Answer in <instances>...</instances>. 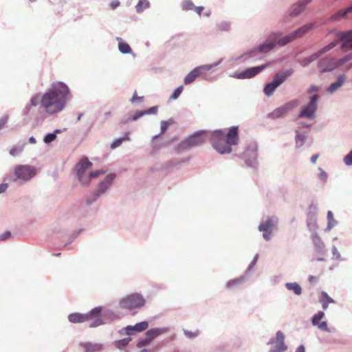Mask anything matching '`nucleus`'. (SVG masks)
I'll use <instances>...</instances> for the list:
<instances>
[{"instance_id": "1", "label": "nucleus", "mask_w": 352, "mask_h": 352, "mask_svg": "<svg viewBox=\"0 0 352 352\" xmlns=\"http://www.w3.org/2000/svg\"><path fill=\"white\" fill-rule=\"evenodd\" d=\"M70 97V89L65 82H54L43 94L42 109L49 116L56 115L65 109Z\"/></svg>"}, {"instance_id": "2", "label": "nucleus", "mask_w": 352, "mask_h": 352, "mask_svg": "<svg viewBox=\"0 0 352 352\" xmlns=\"http://www.w3.org/2000/svg\"><path fill=\"white\" fill-rule=\"evenodd\" d=\"M313 28V23H307L301 26L300 28L291 32L289 34H287L283 37H280L282 34L280 32H272L269 36V41L270 43H274V47L276 45L283 47L287 44L294 41L296 38L302 36L304 34H305L307 32H308Z\"/></svg>"}, {"instance_id": "3", "label": "nucleus", "mask_w": 352, "mask_h": 352, "mask_svg": "<svg viewBox=\"0 0 352 352\" xmlns=\"http://www.w3.org/2000/svg\"><path fill=\"white\" fill-rule=\"evenodd\" d=\"M352 60V52L337 58L328 55L318 60L317 67L320 74L331 72Z\"/></svg>"}, {"instance_id": "4", "label": "nucleus", "mask_w": 352, "mask_h": 352, "mask_svg": "<svg viewBox=\"0 0 352 352\" xmlns=\"http://www.w3.org/2000/svg\"><path fill=\"white\" fill-rule=\"evenodd\" d=\"M36 175V168L28 164H18L13 168V173L7 176V179L20 184L30 181Z\"/></svg>"}, {"instance_id": "5", "label": "nucleus", "mask_w": 352, "mask_h": 352, "mask_svg": "<svg viewBox=\"0 0 352 352\" xmlns=\"http://www.w3.org/2000/svg\"><path fill=\"white\" fill-rule=\"evenodd\" d=\"M116 175L114 173L108 174L103 180L98 185L97 188L91 192L87 197L86 203L87 205H91L96 202L103 194H104L112 185Z\"/></svg>"}, {"instance_id": "6", "label": "nucleus", "mask_w": 352, "mask_h": 352, "mask_svg": "<svg viewBox=\"0 0 352 352\" xmlns=\"http://www.w3.org/2000/svg\"><path fill=\"white\" fill-rule=\"evenodd\" d=\"M210 143L219 153L223 155L230 153L232 152V148L227 144L225 133L221 130H215L210 133Z\"/></svg>"}, {"instance_id": "7", "label": "nucleus", "mask_w": 352, "mask_h": 352, "mask_svg": "<svg viewBox=\"0 0 352 352\" xmlns=\"http://www.w3.org/2000/svg\"><path fill=\"white\" fill-rule=\"evenodd\" d=\"M294 70L289 69L281 72L276 73L272 81L266 83L263 87L264 94L270 97L271 96L275 90L282 85L289 76L292 75Z\"/></svg>"}, {"instance_id": "8", "label": "nucleus", "mask_w": 352, "mask_h": 352, "mask_svg": "<svg viewBox=\"0 0 352 352\" xmlns=\"http://www.w3.org/2000/svg\"><path fill=\"white\" fill-rule=\"evenodd\" d=\"M206 133L207 131L205 130H201L194 133L177 145L176 148L177 152L181 153L201 145L205 141L204 136Z\"/></svg>"}, {"instance_id": "9", "label": "nucleus", "mask_w": 352, "mask_h": 352, "mask_svg": "<svg viewBox=\"0 0 352 352\" xmlns=\"http://www.w3.org/2000/svg\"><path fill=\"white\" fill-rule=\"evenodd\" d=\"M278 223V219L276 216H268L260 222L258 230L263 232V238L265 241L272 239L273 230L276 228Z\"/></svg>"}, {"instance_id": "10", "label": "nucleus", "mask_w": 352, "mask_h": 352, "mask_svg": "<svg viewBox=\"0 0 352 352\" xmlns=\"http://www.w3.org/2000/svg\"><path fill=\"white\" fill-rule=\"evenodd\" d=\"M146 300L142 295L138 293L131 294L122 298L119 302L121 308L126 309H139L144 306Z\"/></svg>"}, {"instance_id": "11", "label": "nucleus", "mask_w": 352, "mask_h": 352, "mask_svg": "<svg viewBox=\"0 0 352 352\" xmlns=\"http://www.w3.org/2000/svg\"><path fill=\"white\" fill-rule=\"evenodd\" d=\"M93 166L92 162H91L88 157H82L79 162L76 165V177L79 182L82 185L89 184V178L87 177V170L91 168Z\"/></svg>"}, {"instance_id": "12", "label": "nucleus", "mask_w": 352, "mask_h": 352, "mask_svg": "<svg viewBox=\"0 0 352 352\" xmlns=\"http://www.w3.org/2000/svg\"><path fill=\"white\" fill-rule=\"evenodd\" d=\"M318 100L319 96L317 94L311 96L308 103L301 107L298 113V118H305L309 120H314L318 109Z\"/></svg>"}, {"instance_id": "13", "label": "nucleus", "mask_w": 352, "mask_h": 352, "mask_svg": "<svg viewBox=\"0 0 352 352\" xmlns=\"http://www.w3.org/2000/svg\"><path fill=\"white\" fill-rule=\"evenodd\" d=\"M258 146L256 142H251L245 148L243 154V159L246 166L255 168L258 166L257 160Z\"/></svg>"}, {"instance_id": "14", "label": "nucleus", "mask_w": 352, "mask_h": 352, "mask_svg": "<svg viewBox=\"0 0 352 352\" xmlns=\"http://www.w3.org/2000/svg\"><path fill=\"white\" fill-rule=\"evenodd\" d=\"M285 336L281 331L276 333L275 337H272L268 340L267 345H273L268 352H285L287 350L288 346L285 342Z\"/></svg>"}, {"instance_id": "15", "label": "nucleus", "mask_w": 352, "mask_h": 352, "mask_svg": "<svg viewBox=\"0 0 352 352\" xmlns=\"http://www.w3.org/2000/svg\"><path fill=\"white\" fill-rule=\"evenodd\" d=\"M101 312V307H96L86 314L73 313L68 316V320L72 323H81L91 320L99 316Z\"/></svg>"}, {"instance_id": "16", "label": "nucleus", "mask_w": 352, "mask_h": 352, "mask_svg": "<svg viewBox=\"0 0 352 352\" xmlns=\"http://www.w3.org/2000/svg\"><path fill=\"white\" fill-rule=\"evenodd\" d=\"M267 67V65L263 64L258 66L248 67L241 72H236L231 74L230 76L236 79L252 78L265 69Z\"/></svg>"}, {"instance_id": "17", "label": "nucleus", "mask_w": 352, "mask_h": 352, "mask_svg": "<svg viewBox=\"0 0 352 352\" xmlns=\"http://www.w3.org/2000/svg\"><path fill=\"white\" fill-rule=\"evenodd\" d=\"M298 106V102L296 100H291L282 106L275 109L272 112L268 113L267 117L272 119H277L283 118L290 111Z\"/></svg>"}, {"instance_id": "18", "label": "nucleus", "mask_w": 352, "mask_h": 352, "mask_svg": "<svg viewBox=\"0 0 352 352\" xmlns=\"http://www.w3.org/2000/svg\"><path fill=\"white\" fill-rule=\"evenodd\" d=\"M336 40L340 43V48L342 51L346 52L352 50V30L338 32L336 34Z\"/></svg>"}, {"instance_id": "19", "label": "nucleus", "mask_w": 352, "mask_h": 352, "mask_svg": "<svg viewBox=\"0 0 352 352\" xmlns=\"http://www.w3.org/2000/svg\"><path fill=\"white\" fill-rule=\"evenodd\" d=\"M312 1L313 0H299L292 4L287 14L283 16L284 19H286L287 17L294 18L299 16L305 10L306 6Z\"/></svg>"}, {"instance_id": "20", "label": "nucleus", "mask_w": 352, "mask_h": 352, "mask_svg": "<svg viewBox=\"0 0 352 352\" xmlns=\"http://www.w3.org/2000/svg\"><path fill=\"white\" fill-rule=\"evenodd\" d=\"M274 48V43H270V41H265L262 44L259 45L257 47H255L254 48L248 50V53L250 54V58L252 59H256L255 54L256 53H267L270 52Z\"/></svg>"}, {"instance_id": "21", "label": "nucleus", "mask_w": 352, "mask_h": 352, "mask_svg": "<svg viewBox=\"0 0 352 352\" xmlns=\"http://www.w3.org/2000/svg\"><path fill=\"white\" fill-rule=\"evenodd\" d=\"M325 314L323 311H319L316 314H314L311 318V324L314 327H317L319 329L322 330L326 332H331L329 329L327 327V322L326 321H322L319 322L320 320L324 318Z\"/></svg>"}, {"instance_id": "22", "label": "nucleus", "mask_w": 352, "mask_h": 352, "mask_svg": "<svg viewBox=\"0 0 352 352\" xmlns=\"http://www.w3.org/2000/svg\"><path fill=\"white\" fill-rule=\"evenodd\" d=\"M204 74L205 72L201 65L196 67L185 76L184 83L185 85H190L197 78L201 76Z\"/></svg>"}, {"instance_id": "23", "label": "nucleus", "mask_w": 352, "mask_h": 352, "mask_svg": "<svg viewBox=\"0 0 352 352\" xmlns=\"http://www.w3.org/2000/svg\"><path fill=\"white\" fill-rule=\"evenodd\" d=\"M227 144L230 146L238 144L239 143V127L237 126H232L229 128L228 131L226 135Z\"/></svg>"}, {"instance_id": "24", "label": "nucleus", "mask_w": 352, "mask_h": 352, "mask_svg": "<svg viewBox=\"0 0 352 352\" xmlns=\"http://www.w3.org/2000/svg\"><path fill=\"white\" fill-rule=\"evenodd\" d=\"M311 238L314 245L315 251L320 255H324L325 245L318 233H312L311 234Z\"/></svg>"}, {"instance_id": "25", "label": "nucleus", "mask_w": 352, "mask_h": 352, "mask_svg": "<svg viewBox=\"0 0 352 352\" xmlns=\"http://www.w3.org/2000/svg\"><path fill=\"white\" fill-rule=\"evenodd\" d=\"M346 80V76L344 74H340L335 82H332L327 89V92L333 94L344 85Z\"/></svg>"}, {"instance_id": "26", "label": "nucleus", "mask_w": 352, "mask_h": 352, "mask_svg": "<svg viewBox=\"0 0 352 352\" xmlns=\"http://www.w3.org/2000/svg\"><path fill=\"white\" fill-rule=\"evenodd\" d=\"M352 14V4L349 6L338 10L335 14H332L329 18V21H337L342 19H348L349 16Z\"/></svg>"}, {"instance_id": "27", "label": "nucleus", "mask_w": 352, "mask_h": 352, "mask_svg": "<svg viewBox=\"0 0 352 352\" xmlns=\"http://www.w3.org/2000/svg\"><path fill=\"white\" fill-rule=\"evenodd\" d=\"M100 315H101L102 318L107 322V323L120 318L117 312L109 308H103L102 307H101V312Z\"/></svg>"}, {"instance_id": "28", "label": "nucleus", "mask_w": 352, "mask_h": 352, "mask_svg": "<svg viewBox=\"0 0 352 352\" xmlns=\"http://www.w3.org/2000/svg\"><path fill=\"white\" fill-rule=\"evenodd\" d=\"M80 345L85 352H101L104 349L103 344L100 343L81 342Z\"/></svg>"}, {"instance_id": "29", "label": "nucleus", "mask_w": 352, "mask_h": 352, "mask_svg": "<svg viewBox=\"0 0 352 352\" xmlns=\"http://www.w3.org/2000/svg\"><path fill=\"white\" fill-rule=\"evenodd\" d=\"M168 327H156L148 329L146 332V336L148 337V339L153 341L155 338L159 336L168 332Z\"/></svg>"}, {"instance_id": "30", "label": "nucleus", "mask_w": 352, "mask_h": 352, "mask_svg": "<svg viewBox=\"0 0 352 352\" xmlns=\"http://www.w3.org/2000/svg\"><path fill=\"white\" fill-rule=\"evenodd\" d=\"M116 39L118 42V47L121 54H131L133 57H135V54L133 52L131 47L126 42L124 41L120 37H116Z\"/></svg>"}, {"instance_id": "31", "label": "nucleus", "mask_w": 352, "mask_h": 352, "mask_svg": "<svg viewBox=\"0 0 352 352\" xmlns=\"http://www.w3.org/2000/svg\"><path fill=\"white\" fill-rule=\"evenodd\" d=\"M247 277L245 276H241L236 278H234L228 280L226 284V287L228 289H232L239 287L243 283L245 282Z\"/></svg>"}, {"instance_id": "32", "label": "nucleus", "mask_w": 352, "mask_h": 352, "mask_svg": "<svg viewBox=\"0 0 352 352\" xmlns=\"http://www.w3.org/2000/svg\"><path fill=\"white\" fill-rule=\"evenodd\" d=\"M307 138V135L305 132H300L298 130L296 131L295 135V146L296 148H301L305 143Z\"/></svg>"}, {"instance_id": "33", "label": "nucleus", "mask_w": 352, "mask_h": 352, "mask_svg": "<svg viewBox=\"0 0 352 352\" xmlns=\"http://www.w3.org/2000/svg\"><path fill=\"white\" fill-rule=\"evenodd\" d=\"M307 226L311 234L317 233L316 230L318 228V226L316 223V218L314 214H308Z\"/></svg>"}, {"instance_id": "34", "label": "nucleus", "mask_w": 352, "mask_h": 352, "mask_svg": "<svg viewBox=\"0 0 352 352\" xmlns=\"http://www.w3.org/2000/svg\"><path fill=\"white\" fill-rule=\"evenodd\" d=\"M285 286L287 290L293 292L294 294L297 296H300L302 294V287L298 283H286Z\"/></svg>"}, {"instance_id": "35", "label": "nucleus", "mask_w": 352, "mask_h": 352, "mask_svg": "<svg viewBox=\"0 0 352 352\" xmlns=\"http://www.w3.org/2000/svg\"><path fill=\"white\" fill-rule=\"evenodd\" d=\"M42 100L43 94H36L30 98L28 104L32 107H36L40 104V108L42 109Z\"/></svg>"}, {"instance_id": "36", "label": "nucleus", "mask_w": 352, "mask_h": 352, "mask_svg": "<svg viewBox=\"0 0 352 352\" xmlns=\"http://www.w3.org/2000/svg\"><path fill=\"white\" fill-rule=\"evenodd\" d=\"M327 218L328 223H327V228H325L324 231L329 232L338 224V221L336 219H334L333 214L330 210H329L327 212Z\"/></svg>"}, {"instance_id": "37", "label": "nucleus", "mask_w": 352, "mask_h": 352, "mask_svg": "<svg viewBox=\"0 0 352 352\" xmlns=\"http://www.w3.org/2000/svg\"><path fill=\"white\" fill-rule=\"evenodd\" d=\"M150 7L151 3L148 0H139L135 6V11L137 13H142Z\"/></svg>"}, {"instance_id": "38", "label": "nucleus", "mask_w": 352, "mask_h": 352, "mask_svg": "<svg viewBox=\"0 0 352 352\" xmlns=\"http://www.w3.org/2000/svg\"><path fill=\"white\" fill-rule=\"evenodd\" d=\"M338 44V41H337L336 39L333 40V41H331L328 45H325L324 47H323L322 48H321L320 50L317 51L316 52L318 53V56L320 57L324 54L329 52L333 48H334Z\"/></svg>"}, {"instance_id": "39", "label": "nucleus", "mask_w": 352, "mask_h": 352, "mask_svg": "<svg viewBox=\"0 0 352 352\" xmlns=\"http://www.w3.org/2000/svg\"><path fill=\"white\" fill-rule=\"evenodd\" d=\"M218 30L223 32H229L232 29V23L229 21H221L217 24Z\"/></svg>"}, {"instance_id": "40", "label": "nucleus", "mask_w": 352, "mask_h": 352, "mask_svg": "<svg viewBox=\"0 0 352 352\" xmlns=\"http://www.w3.org/2000/svg\"><path fill=\"white\" fill-rule=\"evenodd\" d=\"M320 56H318L317 52L312 54L311 56L303 58L300 64L303 67H307L311 63L318 58Z\"/></svg>"}, {"instance_id": "41", "label": "nucleus", "mask_w": 352, "mask_h": 352, "mask_svg": "<svg viewBox=\"0 0 352 352\" xmlns=\"http://www.w3.org/2000/svg\"><path fill=\"white\" fill-rule=\"evenodd\" d=\"M130 140V138L129 136V133H126L123 137L118 138L113 140V142L111 144V148L112 149L116 148L120 146L124 141Z\"/></svg>"}, {"instance_id": "42", "label": "nucleus", "mask_w": 352, "mask_h": 352, "mask_svg": "<svg viewBox=\"0 0 352 352\" xmlns=\"http://www.w3.org/2000/svg\"><path fill=\"white\" fill-rule=\"evenodd\" d=\"M131 340V338L128 337L117 340L115 342V346L120 350H123L126 347Z\"/></svg>"}, {"instance_id": "43", "label": "nucleus", "mask_w": 352, "mask_h": 352, "mask_svg": "<svg viewBox=\"0 0 352 352\" xmlns=\"http://www.w3.org/2000/svg\"><path fill=\"white\" fill-rule=\"evenodd\" d=\"M25 145V143L23 142L21 144H17L16 146H14L10 149V154L14 157L21 155V153L23 152V151L24 149Z\"/></svg>"}, {"instance_id": "44", "label": "nucleus", "mask_w": 352, "mask_h": 352, "mask_svg": "<svg viewBox=\"0 0 352 352\" xmlns=\"http://www.w3.org/2000/svg\"><path fill=\"white\" fill-rule=\"evenodd\" d=\"M170 121L163 120V121L161 122V123H160V125H161V127H160L161 133L160 134L154 135L152 138V142H153V144H154V142L155 141V140H157L160 136V135H162V134H163L164 133L166 132V131L167 130V129H168V126L170 125Z\"/></svg>"}, {"instance_id": "45", "label": "nucleus", "mask_w": 352, "mask_h": 352, "mask_svg": "<svg viewBox=\"0 0 352 352\" xmlns=\"http://www.w3.org/2000/svg\"><path fill=\"white\" fill-rule=\"evenodd\" d=\"M181 7L182 10L184 11L193 10L195 5L192 0H183L181 3Z\"/></svg>"}, {"instance_id": "46", "label": "nucleus", "mask_w": 352, "mask_h": 352, "mask_svg": "<svg viewBox=\"0 0 352 352\" xmlns=\"http://www.w3.org/2000/svg\"><path fill=\"white\" fill-rule=\"evenodd\" d=\"M93 319H94V320L89 324V327L91 328L97 327L107 323V322L103 320L101 315H99Z\"/></svg>"}, {"instance_id": "47", "label": "nucleus", "mask_w": 352, "mask_h": 352, "mask_svg": "<svg viewBox=\"0 0 352 352\" xmlns=\"http://www.w3.org/2000/svg\"><path fill=\"white\" fill-rule=\"evenodd\" d=\"M151 340L148 339V337L146 336L145 338H140L138 343H137V347L138 348H142L146 346H148L151 343Z\"/></svg>"}, {"instance_id": "48", "label": "nucleus", "mask_w": 352, "mask_h": 352, "mask_svg": "<svg viewBox=\"0 0 352 352\" xmlns=\"http://www.w3.org/2000/svg\"><path fill=\"white\" fill-rule=\"evenodd\" d=\"M183 331L185 336L191 340L196 338L199 335V331L198 330L191 331L188 329H183Z\"/></svg>"}, {"instance_id": "49", "label": "nucleus", "mask_w": 352, "mask_h": 352, "mask_svg": "<svg viewBox=\"0 0 352 352\" xmlns=\"http://www.w3.org/2000/svg\"><path fill=\"white\" fill-rule=\"evenodd\" d=\"M331 252L333 254L332 259L342 261L345 260L344 258L342 257L341 254H340L337 248L335 245L332 246Z\"/></svg>"}, {"instance_id": "50", "label": "nucleus", "mask_w": 352, "mask_h": 352, "mask_svg": "<svg viewBox=\"0 0 352 352\" xmlns=\"http://www.w3.org/2000/svg\"><path fill=\"white\" fill-rule=\"evenodd\" d=\"M56 139V136L54 133H48L43 138V142L46 144H50Z\"/></svg>"}, {"instance_id": "51", "label": "nucleus", "mask_w": 352, "mask_h": 352, "mask_svg": "<svg viewBox=\"0 0 352 352\" xmlns=\"http://www.w3.org/2000/svg\"><path fill=\"white\" fill-rule=\"evenodd\" d=\"M135 327L137 329V332H142L148 327V322L142 321L140 322H138L135 324Z\"/></svg>"}, {"instance_id": "52", "label": "nucleus", "mask_w": 352, "mask_h": 352, "mask_svg": "<svg viewBox=\"0 0 352 352\" xmlns=\"http://www.w3.org/2000/svg\"><path fill=\"white\" fill-rule=\"evenodd\" d=\"M222 61H223V58H221L219 60H217L212 64L203 65L201 66L203 67V69L206 73V72H208L209 70L212 69V68L219 65Z\"/></svg>"}, {"instance_id": "53", "label": "nucleus", "mask_w": 352, "mask_h": 352, "mask_svg": "<svg viewBox=\"0 0 352 352\" xmlns=\"http://www.w3.org/2000/svg\"><path fill=\"white\" fill-rule=\"evenodd\" d=\"M343 163L346 166H352V149L344 157Z\"/></svg>"}, {"instance_id": "54", "label": "nucleus", "mask_w": 352, "mask_h": 352, "mask_svg": "<svg viewBox=\"0 0 352 352\" xmlns=\"http://www.w3.org/2000/svg\"><path fill=\"white\" fill-rule=\"evenodd\" d=\"M104 173H105V170H97L91 172L87 175V177L89 178V184L90 183V181L92 178H96L99 175H103Z\"/></svg>"}, {"instance_id": "55", "label": "nucleus", "mask_w": 352, "mask_h": 352, "mask_svg": "<svg viewBox=\"0 0 352 352\" xmlns=\"http://www.w3.org/2000/svg\"><path fill=\"white\" fill-rule=\"evenodd\" d=\"M184 89V87L182 85L179 86L177 87L173 92L172 95L170 96V99L176 100L179 98L180 94H182V91Z\"/></svg>"}, {"instance_id": "56", "label": "nucleus", "mask_w": 352, "mask_h": 352, "mask_svg": "<svg viewBox=\"0 0 352 352\" xmlns=\"http://www.w3.org/2000/svg\"><path fill=\"white\" fill-rule=\"evenodd\" d=\"M32 108V107L30 106L28 103H27L22 111V116L25 118H30Z\"/></svg>"}, {"instance_id": "57", "label": "nucleus", "mask_w": 352, "mask_h": 352, "mask_svg": "<svg viewBox=\"0 0 352 352\" xmlns=\"http://www.w3.org/2000/svg\"><path fill=\"white\" fill-rule=\"evenodd\" d=\"M124 329L125 330V333L128 336H132L137 332L135 325H128Z\"/></svg>"}, {"instance_id": "58", "label": "nucleus", "mask_w": 352, "mask_h": 352, "mask_svg": "<svg viewBox=\"0 0 352 352\" xmlns=\"http://www.w3.org/2000/svg\"><path fill=\"white\" fill-rule=\"evenodd\" d=\"M319 173L318 175V178L324 182H326L328 178L327 173L323 170L321 168H318Z\"/></svg>"}, {"instance_id": "59", "label": "nucleus", "mask_w": 352, "mask_h": 352, "mask_svg": "<svg viewBox=\"0 0 352 352\" xmlns=\"http://www.w3.org/2000/svg\"><path fill=\"white\" fill-rule=\"evenodd\" d=\"M144 100L143 96H138L137 95L136 91L133 94L132 98L130 99V102L132 104H134L135 102H142Z\"/></svg>"}, {"instance_id": "60", "label": "nucleus", "mask_w": 352, "mask_h": 352, "mask_svg": "<svg viewBox=\"0 0 352 352\" xmlns=\"http://www.w3.org/2000/svg\"><path fill=\"white\" fill-rule=\"evenodd\" d=\"M258 254H256L254 256V257L253 258V259L251 261V263H250V265H248V267L246 270V273H248L249 272H250L252 270V269L255 266V265L256 264V263L258 261Z\"/></svg>"}, {"instance_id": "61", "label": "nucleus", "mask_w": 352, "mask_h": 352, "mask_svg": "<svg viewBox=\"0 0 352 352\" xmlns=\"http://www.w3.org/2000/svg\"><path fill=\"white\" fill-rule=\"evenodd\" d=\"M144 116V113L143 110L137 111L134 115L131 116V120H132V121H136Z\"/></svg>"}, {"instance_id": "62", "label": "nucleus", "mask_w": 352, "mask_h": 352, "mask_svg": "<svg viewBox=\"0 0 352 352\" xmlns=\"http://www.w3.org/2000/svg\"><path fill=\"white\" fill-rule=\"evenodd\" d=\"M158 110L157 106H154L148 108L146 110H143L145 115H151V114H155L157 113Z\"/></svg>"}, {"instance_id": "63", "label": "nucleus", "mask_w": 352, "mask_h": 352, "mask_svg": "<svg viewBox=\"0 0 352 352\" xmlns=\"http://www.w3.org/2000/svg\"><path fill=\"white\" fill-rule=\"evenodd\" d=\"M9 119V116L8 114L4 115L0 119V130L2 129L6 124L8 122Z\"/></svg>"}, {"instance_id": "64", "label": "nucleus", "mask_w": 352, "mask_h": 352, "mask_svg": "<svg viewBox=\"0 0 352 352\" xmlns=\"http://www.w3.org/2000/svg\"><path fill=\"white\" fill-rule=\"evenodd\" d=\"M321 296L326 300L327 302H329V303L334 302V300L331 297H330L327 292H322Z\"/></svg>"}]
</instances>
